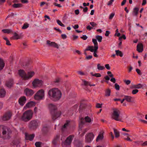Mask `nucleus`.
I'll return each instance as SVG.
<instances>
[{
    "label": "nucleus",
    "mask_w": 147,
    "mask_h": 147,
    "mask_svg": "<svg viewBox=\"0 0 147 147\" xmlns=\"http://www.w3.org/2000/svg\"><path fill=\"white\" fill-rule=\"evenodd\" d=\"M49 98L54 102L59 100L61 98L62 93L58 88H53L50 89L48 92Z\"/></svg>",
    "instance_id": "obj_1"
},
{
    "label": "nucleus",
    "mask_w": 147,
    "mask_h": 147,
    "mask_svg": "<svg viewBox=\"0 0 147 147\" xmlns=\"http://www.w3.org/2000/svg\"><path fill=\"white\" fill-rule=\"evenodd\" d=\"M48 107L53 120H55L61 115V112L57 111V108L55 105L50 104L49 105Z\"/></svg>",
    "instance_id": "obj_2"
},
{
    "label": "nucleus",
    "mask_w": 147,
    "mask_h": 147,
    "mask_svg": "<svg viewBox=\"0 0 147 147\" xmlns=\"http://www.w3.org/2000/svg\"><path fill=\"white\" fill-rule=\"evenodd\" d=\"M11 132L10 129L7 126L3 125H0V137H1V133L2 136L5 139L9 138V134Z\"/></svg>",
    "instance_id": "obj_3"
},
{
    "label": "nucleus",
    "mask_w": 147,
    "mask_h": 147,
    "mask_svg": "<svg viewBox=\"0 0 147 147\" xmlns=\"http://www.w3.org/2000/svg\"><path fill=\"white\" fill-rule=\"evenodd\" d=\"M33 112L31 110L25 111L21 117V120L25 122H28L32 118Z\"/></svg>",
    "instance_id": "obj_4"
},
{
    "label": "nucleus",
    "mask_w": 147,
    "mask_h": 147,
    "mask_svg": "<svg viewBox=\"0 0 147 147\" xmlns=\"http://www.w3.org/2000/svg\"><path fill=\"white\" fill-rule=\"evenodd\" d=\"M19 75L24 80H28L31 78L34 74V71L29 72L26 74L23 70L20 69L18 71Z\"/></svg>",
    "instance_id": "obj_5"
},
{
    "label": "nucleus",
    "mask_w": 147,
    "mask_h": 147,
    "mask_svg": "<svg viewBox=\"0 0 147 147\" xmlns=\"http://www.w3.org/2000/svg\"><path fill=\"white\" fill-rule=\"evenodd\" d=\"M120 111L118 109H113L111 117L112 119L115 121H122V119L120 116Z\"/></svg>",
    "instance_id": "obj_6"
},
{
    "label": "nucleus",
    "mask_w": 147,
    "mask_h": 147,
    "mask_svg": "<svg viewBox=\"0 0 147 147\" xmlns=\"http://www.w3.org/2000/svg\"><path fill=\"white\" fill-rule=\"evenodd\" d=\"M45 96L44 91L42 89L38 91L34 96V99L37 100L42 99Z\"/></svg>",
    "instance_id": "obj_7"
},
{
    "label": "nucleus",
    "mask_w": 147,
    "mask_h": 147,
    "mask_svg": "<svg viewBox=\"0 0 147 147\" xmlns=\"http://www.w3.org/2000/svg\"><path fill=\"white\" fill-rule=\"evenodd\" d=\"M74 137V136L73 135L69 136L65 140L64 143V145L66 147H70V145Z\"/></svg>",
    "instance_id": "obj_8"
},
{
    "label": "nucleus",
    "mask_w": 147,
    "mask_h": 147,
    "mask_svg": "<svg viewBox=\"0 0 147 147\" xmlns=\"http://www.w3.org/2000/svg\"><path fill=\"white\" fill-rule=\"evenodd\" d=\"M38 126V123L36 120H32L31 121L28 125L29 128L32 130L35 129Z\"/></svg>",
    "instance_id": "obj_9"
},
{
    "label": "nucleus",
    "mask_w": 147,
    "mask_h": 147,
    "mask_svg": "<svg viewBox=\"0 0 147 147\" xmlns=\"http://www.w3.org/2000/svg\"><path fill=\"white\" fill-rule=\"evenodd\" d=\"M12 115V113L11 112H7L1 117V119L3 121H7L11 119Z\"/></svg>",
    "instance_id": "obj_10"
},
{
    "label": "nucleus",
    "mask_w": 147,
    "mask_h": 147,
    "mask_svg": "<svg viewBox=\"0 0 147 147\" xmlns=\"http://www.w3.org/2000/svg\"><path fill=\"white\" fill-rule=\"evenodd\" d=\"M80 124L81 125H83L85 124V122L88 123H90L92 121V119L90 117L88 116H87L84 118L81 117L80 119Z\"/></svg>",
    "instance_id": "obj_11"
},
{
    "label": "nucleus",
    "mask_w": 147,
    "mask_h": 147,
    "mask_svg": "<svg viewBox=\"0 0 147 147\" xmlns=\"http://www.w3.org/2000/svg\"><path fill=\"white\" fill-rule=\"evenodd\" d=\"M43 84V81L42 80H39L38 79H36L34 80L32 82L33 86L36 88V87H40Z\"/></svg>",
    "instance_id": "obj_12"
},
{
    "label": "nucleus",
    "mask_w": 147,
    "mask_h": 147,
    "mask_svg": "<svg viewBox=\"0 0 147 147\" xmlns=\"http://www.w3.org/2000/svg\"><path fill=\"white\" fill-rule=\"evenodd\" d=\"M94 135L92 133H90L87 134L85 138V142L88 143L90 142L93 140Z\"/></svg>",
    "instance_id": "obj_13"
},
{
    "label": "nucleus",
    "mask_w": 147,
    "mask_h": 147,
    "mask_svg": "<svg viewBox=\"0 0 147 147\" xmlns=\"http://www.w3.org/2000/svg\"><path fill=\"white\" fill-rule=\"evenodd\" d=\"M24 93L26 96H31L34 93V92L32 89L26 88L24 90Z\"/></svg>",
    "instance_id": "obj_14"
},
{
    "label": "nucleus",
    "mask_w": 147,
    "mask_h": 147,
    "mask_svg": "<svg viewBox=\"0 0 147 147\" xmlns=\"http://www.w3.org/2000/svg\"><path fill=\"white\" fill-rule=\"evenodd\" d=\"M25 135L26 139L30 141L32 140L35 136V135L34 134H29L26 133H25Z\"/></svg>",
    "instance_id": "obj_15"
},
{
    "label": "nucleus",
    "mask_w": 147,
    "mask_h": 147,
    "mask_svg": "<svg viewBox=\"0 0 147 147\" xmlns=\"http://www.w3.org/2000/svg\"><path fill=\"white\" fill-rule=\"evenodd\" d=\"M13 84V79H10L7 80L5 82V85L8 88H11Z\"/></svg>",
    "instance_id": "obj_16"
},
{
    "label": "nucleus",
    "mask_w": 147,
    "mask_h": 147,
    "mask_svg": "<svg viewBox=\"0 0 147 147\" xmlns=\"http://www.w3.org/2000/svg\"><path fill=\"white\" fill-rule=\"evenodd\" d=\"M26 99L25 96H23L21 97L19 99L18 102L21 106H23L25 103Z\"/></svg>",
    "instance_id": "obj_17"
},
{
    "label": "nucleus",
    "mask_w": 147,
    "mask_h": 147,
    "mask_svg": "<svg viewBox=\"0 0 147 147\" xmlns=\"http://www.w3.org/2000/svg\"><path fill=\"white\" fill-rule=\"evenodd\" d=\"M47 43L49 45V46L53 47L57 49H58L59 48L58 45L55 42H51L50 40H47Z\"/></svg>",
    "instance_id": "obj_18"
},
{
    "label": "nucleus",
    "mask_w": 147,
    "mask_h": 147,
    "mask_svg": "<svg viewBox=\"0 0 147 147\" xmlns=\"http://www.w3.org/2000/svg\"><path fill=\"white\" fill-rule=\"evenodd\" d=\"M143 49V45L140 43L138 44L137 46V50L139 53H141L142 52Z\"/></svg>",
    "instance_id": "obj_19"
},
{
    "label": "nucleus",
    "mask_w": 147,
    "mask_h": 147,
    "mask_svg": "<svg viewBox=\"0 0 147 147\" xmlns=\"http://www.w3.org/2000/svg\"><path fill=\"white\" fill-rule=\"evenodd\" d=\"M103 138V133L100 132L96 138V141L98 142L100 140H102Z\"/></svg>",
    "instance_id": "obj_20"
},
{
    "label": "nucleus",
    "mask_w": 147,
    "mask_h": 147,
    "mask_svg": "<svg viewBox=\"0 0 147 147\" xmlns=\"http://www.w3.org/2000/svg\"><path fill=\"white\" fill-rule=\"evenodd\" d=\"M6 94V91L3 89H0V97H3L5 96Z\"/></svg>",
    "instance_id": "obj_21"
},
{
    "label": "nucleus",
    "mask_w": 147,
    "mask_h": 147,
    "mask_svg": "<svg viewBox=\"0 0 147 147\" xmlns=\"http://www.w3.org/2000/svg\"><path fill=\"white\" fill-rule=\"evenodd\" d=\"M20 38V36L17 34L16 32L14 33L13 36L11 37L10 38L11 39L17 40Z\"/></svg>",
    "instance_id": "obj_22"
},
{
    "label": "nucleus",
    "mask_w": 147,
    "mask_h": 147,
    "mask_svg": "<svg viewBox=\"0 0 147 147\" xmlns=\"http://www.w3.org/2000/svg\"><path fill=\"white\" fill-rule=\"evenodd\" d=\"M139 9L138 7H135L134 9L132 14L134 16H137Z\"/></svg>",
    "instance_id": "obj_23"
},
{
    "label": "nucleus",
    "mask_w": 147,
    "mask_h": 147,
    "mask_svg": "<svg viewBox=\"0 0 147 147\" xmlns=\"http://www.w3.org/2000/svg\"><path fill=\"white\" fill-rule=\"evenodd\" d=\"M124 98H125V100L127 102H131V100L132 98V97L131 96H125Z\"/></svg>",
    "instance_id": "obj_24"
},
{
    "label": "nucleus",
    "mask_w": 147,
    "mask_h": 147,
    "mask_svg": "<svg viewBox=\"0 0 147 147\" xmlns=\"http://www.w3.org/2000/svg\"><path fill=\"white\" fill-rule=\"evenodd\" d=\"M93 48L94 47L93 46H89L85 50V51H90L91 52H93L94 50V48L93 49Z\"/></svg>",
    "instance_id": "obj_25"
},
{
    "label": "nucleus",
    "mask_w": 147,
    "mask_h": 147,
    "mask_svg": "<svg viewBox=\"0 0 147 147\" xmlns=\"http://www.w3.org/2000/svg\"><path fill=\"white\" fill-rule=\"evenodd\" d=\"M111 93V90L109 88L105 90V95L106 96H109L110 95Z\"/></svg>",
    "instance_id": "obj_26"
},
{
    "label": "nucleus",
    "mask_w": 147,
    "mask_h": 147,
    "mask_svg": "<svg viewBox=\"0 0 147 147\" xmlns=\"http://www.w3.org/2000/svg\"><path fill=\"white\" fill-rule=\"evenodd\" d=\"M143 86V85L140 84H139L137 85H135L132 86V88H142Z\"/></svg>",
    "instance_id": "obj_27"
},
{
    "label": "nucleus",
    "mask_w": 147,
    "mask_h": 147,
    "mask_svg": "<svg viewBox=\"0 0 147 147\" xmlns=\"http://www.w3.org/2000/svg\"><path fill=\"white\" fill-rule=\"evenodd\" d=\"M114 132L115 134V137L118 138L119 136V132L115 128L113 129Z\"/></svg>",
    "instance_id": "obj_28"
},
{
    "label": "nucleus",
    "mask_w": 147,
    "mask_h": 147,
    "mask_svg": "<svg viewBox=\"0 0 147 147\" xmlns=\"http://www.w3.org/2000/svg\"><path fill=\"white\" fill-rule=\"evenodd\" d=\"M92 41L94 44V49L96 48H98V44L96 40L95 39H92Z\"/></svg>",
    "instance_id": "obj_29"
},
{
    "label": "nucleus",
    "mask_w": 147,
    "mask_h": 147,
    "mask_svg": "<svg viewBox=\"0 0 147 147\" xmlns=\"http://www.w3.org/2000/svg\"><path fill=\"white\" fill-rule=\"evenodd\" d=\"M5 65V64L2 59H0V70L2 69Z\"/></svg>",
    "instance_id": "obj_30"
},
{
    "label": "nucleus",
    "mask_w": 147,
    "mask_h": 147,
    "mask_svg": "<svg viewBox=\"0 0 147 147\" xmlns=\"http://www.w3.org/2000/svg\"><path fill=\"white\" fill-rule=\"evenodd\" d=\"M123 135L124 136V139L125 140H127V141H131V140L130 138L129 137V135L128 134H124Z\"/></svg>",
    "instance_id": "obj_31"
},
{
    "label": "nucleus",
    "mask_w": 147,
    "mask_h": 147,
    "mask_svg": "<svg viewBox=\"0 0 147 147\" xmlns=\"http://www.w3.org/2000/svg\"><path fill=\"white\" fill-rule=\"evenodd\" d=\"M116 54L117 56H119L121 57H122L123 56V54L122 52L119 50H115Z\"/></svg>",
    "instance_id": "obj_32"
},
{
    "label": "nucleus",
    "mask_w": 147,
    "mask_h": 147,
    "mask_svg": "<svg viewBox=\"0 0 147 147\" xmlns=\"http://www.w3.org/2000/svg\"><path fill=\"white\" fill-rule=\"evenodd\" d=\"M22 4L21 3H14V4L12 6L13 7L15 8H17L22 7Z\"/></svg>",
    "instance_id": "obj_33"
},
{
    "label": "nucleus",
    "mask_w": 147,
    "mask_h": 147,
    "mask_svg": "<svg viewBox=\"0 0 147 147\" xmlns=\"http://www.w3.org/2000/svg\"><path fill=\"white\" fill-rule=\"evenodd\" d=\"M75 145L77 147H81L82 146V144L81 142L78 141L76 142Z\"/></svg>",
    "instance_id": "obj_34"
},
{
    "label": "nucleus",
    "mask_w": 147,
    "mask_h": 147,
    "mask_svg": "<svg viewBox=\"0 0 147 147\" xmlns=\"http://www.w3.org/2000/svg\"><path fill=\"white\" fill-rule=\"evenodd\" d=\"M97 69L99 70H102L105 69V67L103 66H101L100 64L98 63L97 64Z\"/></svg>",
    "instance_id": "obj_35"
},
{
    "label": "nucleus",
    "mask_w": 147,
    "mask_h": 147,
    "mask_svg": "<svg viewBox=\"0 0 147 147\" xmlns=\"http://www.w3.org/2000/svg\"><path fill=\"white\" fill-rule=\"evenodd\" d=\"M29 26V24L27 23H24L22 27V29H25L28 27Z\"/></svg>",
    "instance_id": "obj_36"
},
{
    "label": "nucleus",
    "mask_w": 147,
    "mask_h": 147,
    "mask_svg": "<svg viewBox=\"0 0 147 147\" xmlns=\"http://www.w3.org/2000/svg\"><path fill=\"white\" fill-rule=\"evenodd\" d=\"M2 31L4 33L9 34L11 32L12 30L10 29H3Z\"/></svg>",
    "instance_id": "obj_37"
},
{
    "label": "nucleus",
    "mask_w": 147,
    "mask_h": 147,
    "mask_svg": "<svg viewBox=\"0 0 147 147\" xmlns=\"http://www.w3.org/2000/svg\"><path fill=\"white\" fill-rule=\"evenodd\" d=\"M69 123V121H66V122L64 124L62 128V129L63 131V130L64 129L66 128L68 126Z\"/></svg>",
    "instance_id": "obj_38"
},
{
    "label": "nucleus",
    "mask_w": 147,
    "mask_h": 147,
    "mask_svg": "<svg viewBox=\"0 0 147 147\" xmlns=\"http://www.w3.org/2000/svg\"><path fill=\"white\" fill-rule=\"evenodd\" d=\"M96 38L99 42H100L102 41V36L99 35H97L96 36Z\"/></svg>",
    "instance_id": "obj_39"
},
{
    "label": "nucleus",
    "mask_w": 147,
    "mask_h": 147,
    "mask_svg": "<svg viewBox=\"0 0 147 147\" xmlns=\"http://www.w3.org/2000/svg\"><path fill=\"white\" fill-rule=\"evenodd\" d=\"M60 137L59 135H57L56 138H55L52 141V143L54 145H56L57 143V139Z\"/></svg>",
    "instance_id": "obj_40"
},
{
    "label": "nucleus",
    "mask_w": 147,
    "mask_h": 147,
    "mask_svg": "<svg viewBox=\"0 0 147 147\" xmlns=\"http://www.w3.org/2000/svg\"><path fill=\"white\" fill-rule=\"evenodd\" d=\"M57 24L60 26L62 27H65V26L64 24H62L61 22L59 20H57Z\"/></svg>",
    "instance_id": "obj_41"
},
{
    "label": "nucleus",
    "mask_w": 147,
    "mask_h": 147,
    "mask_svg": "<svg viewBox=\"0 0 147 147\" xmlns=\"http://www.w3.org/2000/svg\"><path fill=\"white\" fill-rule=\"evenodd\" d=\"M42 142H37L35 143V145L36 147H41Z\"/></svg>",
    "instance_id": "obj_42"
},
{
    "label": "nucleus",
    "mask_w": 147,
    "mask_h": 147,
    "mask_svg": "<svg viewBox=\"0 0 147 147\" xmlns=\"http://www.w3.org/2000/svg\"><path fill=\"white\" fill-rule=\"evenodd\" d=\"M98 49V48H96L94 49V50L93 51L94 56V57H98V55L96 54V53L97 52V50Z\"/></svg>",
    "instance_id": "obj_43"
},
{
    "label": "nucleus",
    "mask_w": 147,
    "mask_h": 147,
    "mask_svg": "<svg viewBox=\"0 0 147 147\" xmlns=\"http://www.w3.org/2000/svg\"><path fill=\"white\" fill-rule=\"evenodd\" d=\"M115 89L117 90H119L120 89L119 85L115 83Z\"/></svg>",
    "instance_id": "obj_44"
},
{
    "label": "nucleus",
    "mask_w": 147,
    "mask_h": 147,
    "mask_svg": "<svg viewBox=\"0 0 147 147\" xmlns=\"http://www.w3.org/2000/svg\"><path fill=\"white\" fill-rule=\"evenodd\" d=\"M138 91L137 89H134L132 91V93L133 94H136L138 92Z\"/></svg>",
    "instance_id": "obj_45"
},
{
    "label": "nucleus",
    "mask_w": 147,
    "mask_h": 147,
    "mask_svg": "<svg viewBox=\"0 0 147 147\" xmlns=\"http://www.w3.org/2000/svg\"><path fill=\"white\" fill-rule=\"evenodd\" d=\"M60 78H57L55 79L54 82L55 83H58L60 81Z\"/></svg>",
    "instance_id": "obj_46"
},
{
    "label": "nucleus",
    "mask_w": 147,
    "mask_h": 147,
    "mask_svg": "<svg viewBox=\"0 0 147 147\" xmlns=\"http://www.w3.org/2000/svg\"><path fill=\"white\" fill-rule=\"evenodd\" d=\"M90 24L93 27L96 26L97 24L94 22H90Z\"/></svg>",
    "instance_id": "obj_47"
},
{
    "label": "nucleus",
    "mask_w": 147,
    "mask_h": 147,
    "mask_svg": "<svg viewBox=\"0 0 147 147\" xmlns=\"http://www.w3.org/2000/svg\"><path fill=\"white\" fill-rule=\"evenodd\" d=\"M115 15V13H112L109 16V19L110 20H111L114 17V16Z\"/></svg>",
    "instance_id": "obj_48"
},
{
    "label": "nucleus",
    "mask_w": 147,
    "mask_h": 147,
    "mask_svg": "<svg viewBox=\"0 0 147 147\" xmlns=\"http://www.w3.org/2000/svg\"><path fill=\"white\" fill-rule=\"evenodd\" d=\"M83 83H84V85L86 86H87V85H89V84H90V82L87 81H86L85 80H84L83 81Z\"/></svg>",
    "instance_id": "obj_49"
},
{
    "label": "nucleus",
    "mask_w": 147,
    "mask_h": 147,
    "mask_svg": "<svg viewBox=\"0 0 147 147\" xmlns=\"http://www.w3.org/2000/svg\"><path fill=\"white\" fill-rule=\"evenodd\" d=\"M94 76L96 77H100L101 76V75L99 73H95Z\"/></svg>",
    "instance_id": "obj_50"
},
{
    "label": "nucleus",
    "mask_w": 147,
    "mask_h": 147,
    "mask_svg": "<svg viewBox=\"0 0 147 147\" xmlns=\"http://www.w3.org/2000/svg\"><path fill=\"white\" fill-rule=\"evenodd\" d=\"M77 73H78V74L80 75H85V73L81 71H77Z\"/></svg>",
    "instance_id": "obj_51"
},
{
    "label": "nucleus",
    "mask_w": 147,
    "mask_h": 147,
    "mask_svg": "<svg viewBox=\"0 0 147 147\" xmlns=\"http://www.w3.org/2000/svg\"><path fill=\"white\" fill-rule=\"evenodd\" d=\"M81 38L84 40H86L88 38V37L86 35H83L82 36L80 37Z\"/></svg>",
    "instance_id": "obj_52"
},
{
    "label": "nucleus",
    "mask_w": 147,
    "mask_h": 147,
    "mask_svg": "<svg viewBox=\"0 0 147 147\" xmlns=\"http://www.w3.org/2000/svg\"><path fill=\"white\" fill-rule=\"evenodd\" d=\"M32 106V102H28L26 105V106L27 107H30Z\"/></svg>",
    "instance_id": "obj_53"
},
{
    "label": "nucleus",
    "mask_w": 147,
    "mask_h": 147,
    "mask_svg": "<svg viewBox=\"0 0 147 147\" xmlns=\"http://www.w3.org/2000/svg\"><path fill=\"white\" fill-rule=\"evenodd\" d=\"M102 104H100L99 103H97L96 105V107L97 108H101L102 107Z\"/></svg>",
    "instance_id": "obj_54"
},
{
    "label": "nucleus",
    "mask_w": 147,
    "mask_h": 147,
    "mask_svg": "<svg viewBox=\"0 0 147 147\" xmlns=\"http://www.w3.org/2000/svg\"><path fill=\"white\" fill-rule=\"evenodd\" d=\"M136 71L137 72V73L138 74L140 75H141L142 74V73H141L140 70L138 69H136Z\"/></svg>",
    "instance_id": "obj_55"
},
{
    "label": "nucleus",
    "mask_w": 147,
    "mask_h": 147,
    "mask_svg": "<svg viewBox=\"0 0 147 147\" xmlns=\"http://www.w3.org/2000/svg\"><path fill=\"white\" fill-rule=\"evenodd\" d=\"M124 82L127 85L131 83L130 81L129 80H125Z\"/></svg>",
    "instance_id": "obj_56"
},
{
    "label": "nucleus",
    "mask_w": 147,
    "mask_h": 147,
    "mask_svg": "<svg viewBox=\"0 0 147 147\" xmlns=\"http://www.w3.org/2000/svg\"><path fill=\"white\" fill-rule=\"evenodd\" d=\"M121 38H123L124 39H125L126 37L125 35L123 34L122 36L120 37L119 38V40H120Z\"/></svg>",
    "instance_id": "obj_57"
},
{
    "label": "nucleus",
    "mask_w": 147,
    "mask_h": 147,
    "mask_svg": "<svg viewBox=\"0 0 147 147\" xmlns=\"http://www.w3.org/2000/svg\"><path fill=\"white\" fill-rule=\"evenodd\" d=\"M105 66L107 69L108 70H110V67L109 64L105 65Z\"/></svg>",
    "instance_id": "obj_58"
},
{
    "label": "nucleus",
    "mask_w": 147,
    "mask_h": 147,
    "mask_svg": "<svg viewBox=\"0 0 147 147\" xmlns=\"http://www.w3.org/2000/svg\"><path fill=\"white\" fill-rule=\"evenodd\" d=\"M114 0H110V1L108 2L107 5H112L113 2Z\"/></svg>",
    "instance_id": "obj_59"
},
{
    "label": "nucleus",
    "mask_w": 147,
    "mask_h": 147,
    "mask_svg": "<svg viewBox=\"0 0 147 147\" xmlns=\"http://www.w3.org/2000/svg\"><path fill=\"white\" fill-rule=\"evenodd\" d=\"M110 81L114 83H115L116 82V80L114 78H111L110 79Z\"/></svg>",
    "instance_id": "obj_60"
},
{
    "label": "nucleus",
    "mask_w": 147,
    "mask_h": 147,
    "mask_svg": "<svg viewBox=\"0 0 147 147\" xmlns=\"http://www.w3.org/2000/svg\"><path fill=\"white\" fill-rule=\"evenodd\" d=\"M62 38L63 39H65L66 38L67 36L65 34H62L61 35Z\"/></svg>",
    "instance_id": "obj_61"
},
{
    "label": "nucleus",
    "mask_w": 147,
    "mask_h": 147,
    "mask_svg": "<svg viewBox=\"0 0 147 147\" xmlns=\"http://www.w3.org/2000/svg\"><path fill=\"white\" fill-rule=\"evenodd\" d=\"M126 2V0H123V1L121 3V5L123 6L124 5Z\"/></svg>",
    "instance_id": "obj_62"
},
{
    "label": "nucleus",
    "mask_w": 147,
    "mask_h": 147,
    "mask_svg": "<svg viewBox=\"0 0 147 147\" xmlns=\"http://www.w3.org/2000/svg\"><path fill=\"white\" fill-rule=\"evenodd\" d=\"M88 10V8L87 7H85L83 8V11L84 12H86Z\"/></svg>",
    "instance_id": "obj_63"
},
{
    "label": "nucleus",
    "mask_w": 147,
    "mask_h": 147,
    "mask_svg": "<svg viewBox=\"0 0 147 147\" xmlns=\"http://www.w3.org/2000/svg\"><path fill=\"white\" fill-rule=\"evenodd\" d=\"M110 33V32L109 31H106V33L105 34V35L106 36H107L109 35V34Z\"/></svg>",
    "instance_id": "obj_64"
}]
</instances>
